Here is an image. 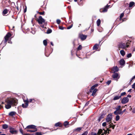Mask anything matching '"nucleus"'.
Returning <instances> with one entry per match:
<instances>
[{"label": "nucleus", "instance_id": "obj_21", "mask_svg": "<svg viewBox=\"0 0 135 135\" xmlns=\"http://www.w3.org/2000/svg\"><path fill=\"white\" fill-rule=\"evenodd\" d=\"M37 131V128H35V129H33L32 130H27V131L28 132H35Z\"/></svg>", "mask_w": 135, "mask_h": 135}, {"label": "nucleus", "instance_id": "obj_33", "mask_svg": "<svg viewBox=\"0 0 135 135\" xmlns=\"http://www.w3.org/2000/svg\"><path fill=\"white\" fill-rule=\"evenodd\" d=\"M120 118V116L118 115H117L115 117V120L117 121L119 120Z\"/></svg>", "mask_w": 135, "mask_h": 135}, {"label": "nucleus", "instance_id": "obj_51", "mask_svg": "<svg viewBox=\"0 0 135 135\" xmlns=\"http://www.w3.org/2000/svg\"><path fill=\"white\" fill-rule=\"evenodd\" d=\"M91 135H97V133L93 132H92L91 133Z\"/></svg>", "mask_w": 135, "mask_h": 135}, {"label": "nucleus", "instance_id": "obj_10", "mask_svg": "<svg viewBox=\"0 0 135 135\" xmlns=\"http://www.w3.org/2000/svg\"><path fill=\"white\" fill-rule=\"evenodd\" d=\"M129 101V99L127 97L123 98L121 100L122 104H124L127 103Z\"/></svg>", "mask_w": 135, "mask_h": 135}, {"label": "nucleus", "instance_id": "obj_13", "mask_svg": "<svg viewBox=\"0 0 135 135\" xmlns=\"http://www.w3.org/2000/svg\"><path fill=\"white\" fill-rule=\"evenodd\" d=\"M35 126L33 125H31L27 126L26 127V128L29 129H35V128H37Z\"/></svg>", "mask_w": 135, "mask_h": 135}, {"label": "nucleus", "instance_id": "obj_3", "mask_svg": "<svg viewBox=\"0 0 135 135\" xmlns=\"http://www.w3.org/2000/svg\"><path fill=\"white\" fill-rule=\"evenodd\" d=\"M129 43L127 42V43H120L118 45L119 48H121L123 49H126L129 46Z\"/></svg>", "mask_w": 135, "mask_h": 135}, {"label": "nucleus", "instance_id": "obj_64", "mask_svg": "<svg viewBox=\"0 0 135 135\" xmlns=\"http://www.w3.org/2000/svg\"><path fill=\"white\" fill-rule=\"evenodd\" d=\"M8 42L9 43H11V44H12V42L11 41H9Z\"/></svg>", "mask_w": 135, "mask_h": 135}, {"label": "nucleus", "instance_id": "obj_15", "mask_svg": "<svg viewBox=\"0 0 135 135\" xmlns=\"http://www.w3.org/2000/svg\"><path fill=\"white\" fill-rule=\"evenodd\" d=\"M125 63V61L123 59H121L119 61L120 64L121 66H123Z\"/></svg>", "mask_w": 135, "mask_h": 135}, {"label": "nucleus", "instance_id": "obj_63", "mask_svg": "<svg viewBox=\"0 0 135 135\" xmlns=\"http://www.w3.org/2000/svg\"><path fill=\"white\" fill-rule=\"evenodd\" d=\"M132 89H130L128 91V92H131L132 90Z\"/></svg>", "mask_w": 135, "mask_h": 135}, {"label": "nucleus", "instance_id": "obj_18", "mask_svg": "<svg viewBox=\"0 0 135 135\" xmlns=\"http://www.w3.org/2000/svg\"><path fill=\"white\" fill-rule=\"evenodd\" d=\"M99 45V44H95V45L93 47V50H97L98 48V46Z\"/></svg>", "mask_w": 135, "mask_h": 135}, {"label": "nucleus", "instance_id": "obj_44", "mask_svg": "<svg viewBox=\"0 0 135 135\" xmlns=\"http://www.w3.org/2000/svg\"><path fill=\"white\" fill-rule=\"evenodd\" d=\"M82 49V46L81 45H80L78 47V50H80L81 49Z\"/></svg>", "mask_w": 135, "mask_h": 135}, {"label": "nucleus", "instance_id": "obj_30", "mask_svg": "<svg viewBox=\"0 0 135 135\" xmlns=\"http://www.w3.org/2000/svg\"><path fill=\"white\" fill-rule=\"evenodd\" d=\"M103 132V130L101 129H99L98 131L97 134H101Z\"/></svg>", "mask_w": 135, "mask_h": 135}, {"label": "nucleus", "instance_id": "obj_11", "mask_svg": "<svg viewBox=\"0 0 135 135\" xmlns=\"http://www.w3.org/2000/svg\"><path fill=\"white\" fill-rule=\"evenodd\" d=\"M87 37V35L82 34L80 35L79 36L80 38L82 41L85 40L86 38Z\"/></svg>", "mask_w": 135, "mask_h": 135}, {"label": "nucleus", "instance_id": "obj_58", "mask_svg": "<svg viewBox=\"0 0 135 135\" xmlns=\"http://www.w3.org/2000/svg\"><path fill=\"white\" fill-rule=\"evenodd\" d=\"M132 112H133L134 113H135V109H133L132 110Z\"/></svg>", "mask_w": 135, "mask_h": 135}, {"label": "nucleus", "instance_id": "obj_25", "mask_svg": "<svg viewBox=\"0 0 135 135\" xmlns=\"http://www.w3.org/2000/svg\"><path fill=\"white\" fill-rule=\"evenodd\" d=\"M8 12V10L7 9H5L3 10V15H6Z\"/></svg>", "mask_w": 135, "mask_h": 135}, {"label": "nucleus", "instance_id": "obj_39", "mask_svg": "<svg viewBox=\"0 0 135 135\" xmlns=\"http://www.w3.org/2000/svg\"><path fill=\"white\" fill-rule=\"evenodd\" d=\"M88 132L87 131H86L84 132L81 135H87L88 134Z\"/></svg>", "mask_w": 135, "mask_h": 135}, {"label": "nucleus", "instance_id": "obj_62", "mask_svg": "<svg viewBox=\"0 0 135 135\" xmlns=\"http://www.w3.org/2000/svg\"><path fill=\"white\" fill-rule=\"evenodd\" d=\"M126 109H125L123 110V111L122 112V114L124 112H125V111H126Z\"/></svg>", "mask_w": 135, "mask_h": 135}, {"label": "nucleus", "instance_id": "obj_28", "mask_svg": "<svg viewBox=\"0 0 135 135\" xmlns=\"http://www.w3.org/2000/svg\"><path fill=\"white\" fill-rule=\"evenodd\" d=\"M101 21L100 19H98L97 21V25L98 26H99L100 24Z\"/></svg>", "mask_w": 135, "mask_h": 135}, {"label": "nucleus", "instance_id": "obj_17", "mask_svg": "<svg viewBox=\"0 0 135 135\" xmlns=\"http://www.w3.org/2000/svg\"><path fill=\"white\" fill-rule=\"evenodd\" d=\"M112 70L114 72H117L119 70V69L117 66L113 67L112 69Z\"/></svg>", "mask_w": 135, "mask_h": 135}, {"label": "nucleus", "instance_id": "obj_1", "mask_svg": "<svg viewBox=\"0 0 135 135\" xmlns=\"http://www.w3.org/2000/svg\"><path fill=\"white\" fill-rule=\"evenodd\" d=\"M6 102L7 104H5V108L7 109H9L11 107V106H15L17 104V100L14 99L8 100Z\"/></svg>", "mask_w": 135, "mask_h": 135}, {"label": "nucleus", "instance_id": "obj_35", "mask_svg": "<svg viewBox=\"0 0 135 135\" xmlns=\"http://www.w3.org/2000/svg\"><path fill=\"white\" fill-rule=\"evenodd\" d=\"M60 124L61 123L60 122H58L56 123L55 124V126L56 127L59 126Z\"/></svg>", "mask_w": 135, "mask_h": 135}, {"label": "nucleus", "instance_id": "obj_12", "mask_svg": "<svg viewBox=\"0 0 135 135\" xmlns=\"http://www.w3.org/2000/svg\"><path fill=\"white\" fill-rule=\"evenodd\" d=\"M11 34L9 33H8L4 37L5 38V42H7V40H8L9 38L11 37Z\"/></svg>", "mask_w": 135, "mask_h": 135}, {"label": "nucleus", "instance_id": "obj_29", "mask_svg": "<svg viewBox=\"0 0 135 135\" xmlns=\"http://www.w3.org/2000/svg\"><path fill=\"white\" fill-rule=\"evenodd\" d=\"M8 127V125L6 124H4L3 125L2 128L4 129H6Z\"/></svg>", "mask_w": 135, "mask_h": 135}, {"label": "nucleus", "instance_id": "obj_20", "mask_svg": "<svg viewBox=\"0 0 135 135\" xmlns=\"http://www.w3.org/2000/svg\"><path fill=\"white\" fill-rule=\"evenodd\" d=\"M16 114V113L15 112H10L9 114V115L10 116H13Z\"/></svg>", "mask_w": 135, "mask_h": 135}, {"label": "nucleus", "instance_id": "obj_24", "mask_svg": "<svg viewBox=\"0 0 135 135\" xmlns=\"http://www.w3.org/2000/svg\"><path fill=\"white\" fill-rule=\"evenodd\" d=\"M97 90L96 89H95L93 91V93L92 94V96H94L95 95L96 92L97 91Z\"/></svg>", "mask_w": 135, "mask_h": 135}, {"label": "nucleus", "instance_id": "obj_19", "mask_svg": "<svg viewBox=\"0 0 135 135\" xmlns=\"http://www.w3.org/2000/svg\"><path fill=\"white\" fill-rule=\"evenodd\" d=\"M120 97V96L119 95H116L114 97L113 99L114 100H116L119 99Z\"/></svg>", "mask_w": 135, "mask_h": 135}, {"label": "nucleus", "instance_id": "obj_22", "mask_svg": "<svg viewBox=\"0 0 135 135\" xmlns=\"http://www.w3.org/2000/svg\"><path fill=\"white\" fill-rule=\"evenodd\" d=\"M120 53L123 56H124L125 55V52L123 50H120Z\"/></svg>", "mask_w": 135, "mask_h": 135}, {"label": "nucleus", "instance_id": "obj_7", "mask_svg": "<svg viewBox=\"0 0 135 135\" xmlns=\"http://www.w3.org/2000/svg\"><path fill=\"white\" fill-rule=\"evenodd\" d=\"M23 102L25 103V104H22V107L24 108H27L28 105V102L27 99L26 100H23Z\"/></svg>", "mask_w": 135, "mask_h": 135}, {"label": "nucleus", "instance_id": "obj_46", "mask_svg": "<svg viewBox=\"0 0 135 135\" xmlns=\"http://www.w3.org/2000/svg\"><path fill=\"white\" fill-rule=\"evenodd\" d=\"M126 94V93L125 92H123V93H122L120 95V97H121L122 96Z\"/></svg>", "mask_w": 135, "mask_h": 135}, {"label": "nucleus", "instance_id": "obj_27", "mask_svg": "<svg viewBox=\"0 0 135 135\" xmlns=\"http://www.w3.org/2000/svg\"><path fill=\"white\" fill-rule=\"evenodd\" d=\"M134 4V2H131L129 3V7H132Z\"/></svg>", "mask_w": 135, "mask_h": 135}, {"label": "nucleus", "instance_id": "obj_14", "mask_svg": "<svg viewBox=\"0 0 135 135\" xmlns=\"http://www.w3.org/2000/svg\"><path fill=\"white\" fill-rule=\"evenodd\" d=\"M82 127H78L74 129V132H78L80 131L81 129L83 128Z\"/></svg>", "mask_w": 135, "mask_h": 135}, {"label": "nucleus", "instance_id": "obj_60", "mask_svg": "<svg viewBox=\"0 0 135 135\" xmlns=\"http://www.w3.org/2000/svg\"><path fill=\"white\" fill-rule=\"evenodd\" d=\"M23 135H32L29 134L27 133H26V134H24Z\"/></svg>", "mask_w": 135, "mask_h": 135}, {"label": "nucleus", "instance_id": "obj_56", "mask_svg": "<svg viewBox=\"0 0 135 135\" xmlns=\"http://www.w3.org/2000/svg\"><path fill=\"white\" fill-rule=\"evenodd\" d=\"M131 95H127V98L128 97H129V98H131Z\"/></svg>", "mask_w": 135, "mask_h": 135}, {"label": "nucleus", "instance_id": "obj_23", "mask_svg": "<svg viewBox=\"0 0 135 135\" xmlns=\"http://www.w3.org/2000/svg\"><path fill=\"white\" fill-rule=\"evenodd\" d=\"M104 116H105V114H102L99 117V119H98L99 121H100L101 119L104 118Z\"/></svg>", "mask_w": 135, "mask_h": 135}, {"label": "nucleus", "instance_id": "obj_52", "mask_svg": "<svg viewBox=\"0 0 135 135\" xmlns=\"http://www.w3.org/2000/svg\"><path fill=\"white\" fill-rule=\"evenodd\" d=\"M135 78V75L133 76L131 79L130 82L131 81L134 79Z\"/></svg>", "mask_w": 135, "mask_h": 135}, {"label": "nucleus", "instance_id": "obj_54", "mask_svg": "<svg viewBox=\"0 0 135 135\" xmlns=\"http://www.w3.org/2000/svg\"><path fill=\"white\" fill-rule=\"evenodd\" d=\"M26 11H27V7H26V6L24 10V13L26 12Z\"/></svg>", "mask_w": 135, "mask_h": 135}, {"label": "nucleus", "instance_id": "obj_45", "mask_svg": "<svg viewBox=\"0 0 135 135\" xmlns=\"http://www.w3.org/2000/svg\"><path fill=\"white\" fill-rule=\"evenodd\" d=\"M35 135H42L41 132H37L35 133Z\"/></svg>", "mask_w": 135, "mask_h": 135}, {"label": "nucleus", "instance_id": "obj_34", "mask_svg": "<svg viewBox=\"0 0 135 135\" xmlns=\"http://www.w3.org/2000/svg\"><path fill=\"white\" fill-rule=\"evenodd\" d=\"M52 30L51 29H48L47 30L46 33L48 34L52 32Z\"/></svg>", "mask_w": 135, "mask_h": 135}, {"label": "nucleus", "instance_id": "obj_41", "mask_svg": "<svg viewBox=\"0 0 135 135\" xmlns=\"http://www.w3.org/2000/svg\"><path fill=\"white\" fill-rule=\"evenodd\" d=\"M124 15V13H122L120 16V19H121L122 18L123 16Z\"/></svg>", "mask_w": 135, "mask_h": 135}, {"label": "nucleus", "instance_id": "obj_38", "mask_svg": "<svg viewBox=\"0 0 135 135\" xmlns=\"http://www.w3.org/2000/svg\"><path fill=\"white\" fill-rule=\"evenodd\" d=\"M68 123H69L67 121H65V122H64V126H67L68 124Z\"/></svg>", "mask_w": 135, "mask_h": 135}, {"label": "nucleus", "instance_id": "obj_32", "mask_svg": "<svg viewBox=\"0 0 135 135\" xmlns=\"http://www.w3.org/2000/svg\"><path fill=\"white\" fill-rule=\"evenodd\" d=\"M43 43L44 45L45 46H46L47 45V41L46 40H45L43 41Z\"/></svg>", "mask_w": 135, "mask_h": 135}, {"label": "nucleus", "instance_id": "obj_53", "mask_svg": "<svg viewBox=\"0 0 135 135\" xmlns=\"http://www.w3.org/2000/svg\"><path fill=\"white\" fill-rule=\"evenodd\" d=\"M59 28L60 29L62 30H63L64 28L62 26H59Z\"/></svg>", "mask_w": 135, "mask_h": 135}, {"label": "nucleus", "instance_id": "obj_59", "mask_svg": "<svg viewBox=\"0 0 135 135\" xmlns=\"http://www.w3.org/2000/svg\"><path fill=\"white\" fill-rule=\"evenodd\" d=\"M98 85V84H95L94 85V86L95 87H96V86H97Z\"/></svg>", "mask_w": 135, "mask_h": 135}, {"label": "nucleus", "instance_id": "obj_2", "mask_svg": "<svg viewBox=\"0 0 135 135\" xmlns=\"http://www.w3.org/2000/svg\"><path fill=\"white\" fill-rule=\"evenodd\" d=\"M37 21L42 28H44L46 26L47 23L45 22V20L41 16H40L39 17Z\"/></svg>", "mask_w": 135, "mask_h": 135}, {"label": "nucleus", "instance_id": "obj_47", "mask_svg": "<svg viewBox=\"0 0 135 135\" xmlns=\"http://www.w3.org/2000/svg\"><path fill=\"white\" fill-rule=\"evenodd\" d=\"M73 25H71L67 27V29H69L73 27Z\"/></svg>", "mask_w": 135, "mask_h": 135}, {"label": "nucleus", "instance_id": "obj_50", "mask_svg": "<svg viewBox=\"0 0 135 135\" xmlns=\"http://www.w3.org/2000/svg\"><path fill=\"white\" fill-rule=\"evenodd\" d=\"M132 88L135 89V83L132 85Z\"/></svg>", "mask_w": 135, "mask_h": 135}, {"label": "nucleus", "instance_id": "obj_6", "mask_svg": "<svg viewBox=\"0 0 135 135\" xmlns=\"http://www.w3.org/2000/svg\"><path fill=\"white\" fill-rule=\"evenodd\" d=\"M112 114L110 113L107 115L106 119V121L107 122H109L112 120Z\"/></svg>", "mask_w": 135, "mask_h": 135}, {"label": "nucleus", "instance_id": "obj_8", "mask_svg": "<svg viewBox=\"0 0 135 135\" xmlns=\"http://www.w3.org/2000/svg\"><path fill=\"white\" fill-rule=\"evenodd\" d=\"M112 77L114 80H116L119 78L120 76L118 73H115L112 75Z\"/></svg>", "mask_w": 135, "mask_h": 135}, {"label": "nucleus", "instance_id": "obj_31", "mask_svg": "<svg viewBox=\"0 0 135 135\" xmlns=\"http://www.w3.org/2000/svg\"><path fill=\"white\" fill-rule=\"evenodd\" d=\"M95 87L93 85L92 86L91 89L90 90V92H92L93 90H94L95 89Z\"/></svg>", "mask_w": 135, "mask_h": 135}, {"label": "nucleus", "instance_id": "obj_55", "mask_svg": "<svg viewBox=\"0 0 135 135\" xmlns=\"http://www.w3.org/2000/svg\"><path fill=\"white\" fill-rule=\"evenodd\" d=\"M39 13L41 15H43L44 13V12H39Z\"/></svg>", "mask_w": 135, "mask_h": 135}, {"label": "nucleus", "instance_id": "obj_16", "mask_svg": "<svg viewBox=\"0 0 135 135\" xmlns=\"http://www.w3.org/2000/svg\"><path fill=\"white\" fill-rule=\"evenodd\" d=\"M114 113L115 115H118L120 114H122V110H119L118 111H115Z\"/></svg>", "mask_w": 135, "mask_h": 135}, {"label": "nucleus", "instance_id": "obj_48", "mask_svg": "<svg viewBox=\"0 0 135 135\" xmlns=\"http://www.w3.org/2000/svg\"><path fill=\"white\" fill-rule=\"evenodd\" d=\"M103 130L104 131V132H103L104 134H107V130H104V129H103Z\"/></svg>", "mask_w": 135, "mask_h": 135}, {"label": "nucleus", "instance_id": "obj_49", "mask_svg": "<svg viewBox=\"0 0 135 135\" xmlns=\"http://www.w3.org/2000/svg\"><path fill=\"white\" fill-rule=\"evenodd\" d=\"M102 126L103 127H105L106 125V122L103 123L102 124Z\"/></svg>", "mask_w": 135, "mask_h": 135}, {"label": "nucleus", "instance_id": "obj_42", "mask_svg": "<svg viewBox=\"0 0 135 135\" xmlns=\"http://www.w3.org/2000/svg\"><path fill=\"white\" fill-rule=\"evenodd\" d=\"M56 22L58 24H59L61 22V21L59 19H57L56 20Z\"/></svg>", "mask_w": 135, "mask_h": 135}, {"label": "nucleus", "instance_id": "obj_4", "mask_svg": "<svg viewBox=\"0 0 135 135\" xmlns=\"http://www.w3.org/2000/svg\"><path fill=\"white\" fill-rule=\"evenodd\" d=\"M9 0H3L1 4V6L3 7H7L9 4Z\"/></svg>", "mask_w": 135, "mask_h": 135}, {"label": "nucleus", "instance_id": "obj_5", "mask_svg": "<svg viewBox=\"0 0 135 135\" xmlns=\"http://www.w3.org/2000/svg\"><path fill=\"white\" fill-rule=\"evenodd\" d=\"M9 132L12 134H16L18 133V131L14 128L10 127L9 128Z\"/></svg>", "mask_w": 135, "mask_h": 135}, {"label": "nucleus", "instance_id": "obj_36", "mask_svg": "<svg viewBox=\"0 0 135 135\" xmlns=\"http://www.w3.org/2000/svg\"><path fill=\"white\" fill-rule=\"evenodd\" d=\"M19 131H20V132L22 134V135H23L24 134L23 133V130L22 129V128H20V129H19Z\"/></svg>", "mask_w": 135, "mask_h": 135}, {"label": "nucleus", "instance_id": "obj_37", "mask_svg": "<svg viewBox=\"0 0 135 135\" xmlns=\"http://www.w3.org/2000/svg\"><path fill=\"white\" fill-rule=\"evenodd\" d=\"M121 107V106L120 105H119L115 109L116 110L115 111H118L119 110H120V108Z\"/></svg>", "mask_w": 135, "mask_h": 135}, {"label": "nucleus", "instance_id": "obj_43", "mask_svg": "<svg viewBox=\"0 0 135 135\" xmlns=\"http://www.w3.org/2000/svg\"><path fill=\"white\" fill-rule=\"evenodd\" d=\"M132 54L131 53H129L127 55V57L128 58H129L131 57Z\"/></svg>", "mask_w": 135, "mask_h": 135}, {"label": "nucleus", "instance_id": "obj_40", "mask_svg": "<svg viewBox=\"0 0 135 135\" xmlns=\"http://www.w3.org/2000/svg\"><path fill=\"white\" fill-rule=\"evenodd\" d=\"M111 80H109L107 81L106 83L108 85H109L111 83Z\"/></svg>", "mask_w": 135, "mask_h": 135}, {"label": "nucleus", "instance_id": "obj_26", "mask_svg": "<svg viewBox=\"0 0 135 135\" xmlns=\"http://www.w3.org/2000/svg\"><path fill=\"white\" fill-rule=\"evenodd\" d=\"M28 101V102H32L33 103H34L35 101V99H30Z\"/></svg>", "mask_w": 135, "mask_h": 135}, {"label": "nucleus", "instance_id": "obj_57", "mask_svg": "<svg viewBox=\"0 0 135 135\" xmlns=\"http://www.w3.org/2000/svg\"><path fill=\"white\" fill-rule=\"evenodd\" d=\"M89 104V102H87L85 104V106H87V105Z\"/></svg>", "mask_w": 135, "mask_h": 135}, {"label": "nucleus", "instance_id": "obj_9", "mask_svg": "<svg viewBox=\"0 0 135 135\" xmlns=\"http://www.w3.org/2000/svg\"><path fill=\"white\" fill-rule=\"evenodd\" d=\"M110 6L107 5L103 8H102L100 9V11L101 12H107V9Z\"/></svg>", "mask_w": 135, "mask_h": 135}, {"label": "nucleus", "instance_id": "obj_61", "mask_svg": "<svg viewBox=\"0 0 135 135\" xmlns=\"http://www.w3.org/2000/svg\"><path fill=\"white\" fill-rule=\"evenodd\" d=\"M51 45L52 46H54V44H53V43L52 42H51Z\"/></svg>", "mask_w": 135, "mask_h": 135}]
</instances>
